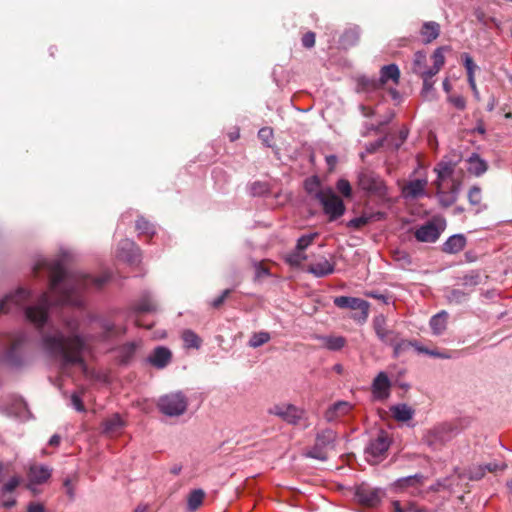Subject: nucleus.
Listing matches in <instances>:
<instances>
[{
  "instance_id": "1",
  "label": "nucleus",
  "mask_w": 512,
  "mask_h": 512,
  "mask_svg": "<svg viewBox=\"0 0 512 512\" xmlns=\"http://www.w3.org/2000/svg\"><path fill=\"white\" fill-rule=\"evenodd\" d=\"M64 257L40 260L34 267L45 269L49 274V292H43L34 304H29L32 294L25 288H18L0 300V314L24 310L26 319L35 328L42 330L48 324V311L55 306L81 308L84 305V293L99 290L109 277L102 275L93 277L78 271L65 268Z\"/></svg>"
},
{
  "instance_id": "2",
  "label": "nucleus",
  "mask_w": 512,
  "mask_h": 512,
  "mask_svg": "<svg viewBox=\"0 0 512 512\" xmlns=\"http://www.w3.org/2000/svg\"><path fill=\"white\" fill-rule=\"evenodd\" d=\"M63 324L67 335L60 329L48 325L41 332V346L46 354L58 365L62 374L71 376L73 369L87 373L84 353L89 350L91 337L80 332L78 317H64Z\"/></svg>"
},
{
  "instance_id": "3",
  "label": "nucleus",
  "mask_w": 512,
  "mask_h": 512,
  "mask_svg": "<svg viewBox=\"0 0 512 512\" xmlns=\"http://www.w3.org/2000/svg\"><path fill=\"white\" fill-rule=\"evenodd\" d=\"M31 339L24 331H15L8 336V344L0 355V362L11 367L21 368L29 360Z\"/></svg>"
},
{
  "instance_id": "4",
  "label": "nucleus",
  "mask_w": 512,
  "mask_h": 512,
  "mask_svg": "<svg viewBox=\"0 0 512 512\" xmlns=\"http://www.w3.org/2000/svg\"><path fill=\"white\" fill-rule=\"evenodd\" d=\"M400 70L396 64L385 65L380 70L379 79L361 76L357 79V91L364 93L378 92L388 82L398 84Z\"/></svg>"
},
{
  "instance_id": "5",
  "label": "nucleus",
  "mask_w": 512,
  "mask_h": 512,
  "mask_svg": "<svg viewBox=\"0 0 512 512\" xmlns=\"http://www.w3.org/2000/svg\"><path fill=\"white\" fill-rule=\"evenodd\" d=\"M157 406L166 416L175 417L184 414L188 406L187 397L180 391L163 395L159 398Z\"/></svg>"
},
{
  "instance_id": "6",
  "label": "nucleus",
  "mask_w": 512,
  "mask_h": 512,
  "mask_svg": "<svg viewBox=\"0 0 512 512\" xmlns=\"http://www.w3.org/2000/svg\"><path fill=\"white\" fill-rule=\"evenodd\" d=\"M336 432L331 429H326L317 434L314 446L307 451L306 456L326 461L330 451L335 449Z\"/></svg>"
},
{
  "instance_id": "7",
  "label": "nucleus",
  "mask_w": 512,
  "mask_h": 512,
  "mask_svg": "<svg viewBox=\"0 0 512 512\" xmlns=\"http://www.w3.org/2000/svg\"><path fill=\"white\" fill-rule=\"evenodd\" d=\"M316 199L322 205L329 221H335L345 213L344 202L331 188H325L324 191L317 192Z\"/></svg>"
},
{
  "instance_id": "8",
  "label": "nucleus",
  "mask_w": 512,
  "mask_h": 512,
  "mask_svg": "<svg viewBox=\"0 0 512 512\" xmlns=\"http://www.w3.org/2000/svg\"><path fill=\"white\" fill-rule=\"evenodd\" d=\"M333 303L341 309L358 310L359 312L354 313L352 318L359 323H364L368 319L370 304L361 298L338 296L334 298Z\"/></svg>"
},
{
  "instance_id": "9",
  "label": "nucleus",
  "mask_w": 512,
  "mask_h": 512,
  "mask_svg": "<svg viewBox=\"0 0 512 512\" xmlns=\"http://www.w3.org/2000/svg\"><path fill=\"white\" fill-rule=\"evenodd\" d=\"M454 437L451 425L442 424L428 430L424 437V443L434 451L441 450Z\"/></svg>"
},
{
  "instance_id": "10",
  "label": "nucleus",
  "mask_w": 512,
  "mask_h": 512,
  "mask_svg": "<svg viewBox=\"0 0 512 512\" xmlns=\"http://www.w3.org/2000/svg\"><path fill=\"white\" fill-rule=\"evenodd\" d=\"M269 413L292 425L299 424L305 416L303 409L286 403L274 405L269 409Z\"/></svg>"
},
{
  "instance_id": "11",
  "label": "nucleus",
  "mask_w": 512,
  "mask_h": 512,
  "mask_svg": "<svg viewBox=\"0 0 512 512\" xmlns=\"http://www.w3.org/2000/svg\"><path fill=\"white\" fill-rule=\"evenodd\" d=\"M157 310V304L152 295L148 292L142 294L140 299L131 309V316L134 318L135 324L140 327L150 328L151 324H144L140 319L142 313H152Z\"/></svg>"
},
{
  "instance_id": "12",
  "label": "nucleus",
  "mask_w": 512,
  "mask_h": 512,
  "mask_svg": "<svg viewBox=\"0 0 512 512\" xmlns=\"http://www.w3.org/2000/svg\"><path fill=\"white\" fill-rule=\"evenodd\" d=\"M426 481V477L417 473L407 477H402L395 480L392 487L397 492L409 491L411 495H418L421 492V488Z\"/></svg>"
},
{
  "instance_id": "13",
  "label": "nucleus",
  "mask_w": 512,
  "mask_h": 512,
  "mask_svg": "<svg viewBox=\"0 0 512 512\" xmlns=\"http://www.w3.org/2000/svg\"><path fill=\"white\" fill-rule=\"evenodd\" d=\"M358 185L362 190L377 194H380L384 188L381 178L368 169H363L358 173Z\"/></svg>"
},
{
  "instance_id": "14",
  "label": "nucleus",
  "mask_w": 512,
  "mask_h": 512,
  "mask_svg": "<svg viewBox=\"0 0 512 512\" xmlns=\"http://www.w3.org/2000/svg\"><path fill=\"white\" fill-rule=\"evenodd\" d=\"M389 441L385 434L381 433L374 440H371L365 449L367 459L371 462L377 463L387 452L389 448Z\"/></svg>"
},
{
  "instance_id": "15",
  "label": "nucleus",
  "mask_w": 512,
  "mask_h": 512,
  "mask_svg": "<svg viewBox=\"0 0 512 512\" xmlns=\"http://www.w3.org/2000/svg\"><path fill=\"white\" fill-rule=\"evenodd\" d=\"M382 491L378 488H373L367 485L357 487L355 496L358 501L368 507L377 506L382 499Z\"/></svg>"
},
{
  "instance_id": "16",
  "label": "nucleus",
  "mask_w": 512,
  "mask_h": 512,
  "mask_svg": "<svg viewBox=\"0 0 512 512\" xmlns=\"http://www.w3.org/2000/svg\"><path fill=\"white\" fill-rule=\"evenodd\" d=\"M117 257L130 264H134L139 261L140 249L133 241L124 239L118 244Z\"/></svg>"
},
{
  "instance_id": "17",
  "label": "nucleus",
  "mask_w": 512,
  "mask_h": 512,
  "mask_svg": "<svg viewBox=\"0 0 512 512\" xmlns=\"http://www.w3.org/2000/svg\"><path fill=\"white\" fill-rule=\"evenodd\" d=\"M391 382L385 372H380L372 383V394L376 400H385L390 395Z\"/></svg>"
},
{
  "instance_id": "18",
  "label": "nucleus",
  "mask_w": 512,
  "mask_h": 512,
  "mask_svg": "<svg viewBox=\"0 0 512 512\" xmlns=\"http://www.w3.org/2000/svg\"><path fill=\"white\" fill-rule=\"evenodd\" d=\"M172 359L171 351L164 347H156L148 357V362L157 369L165 368Z\"/></svg>"
},
{
  "instance_id": "19",
  "label": "nucleus",
  "mask_w": 512,
  "mask_h": 512,
  "mask_svg": "<svg viewBox=\"0 0 512 512\" xmlns=\"http://www.w3.org/2000/svg\"><path fill=\"white\" fill-rule=\"evenodd\" d=\"M440 234H441V231L436 226V224H434L433 222H428V223L420 226L415 231L414 235H415V238L419 242L433 243L438 240V238L440 237Z\"/></svg>"
},
{
  "instance_id": "20",
  "label": "nucleus",
  "mask_w": 512,
  "mask_h": 512,
  "mask_svg": "<svg viewBox=\"0 0 512 512\" xmlns=\"http://www.w3.org/2000/svg\"><path fill=\"white\" fill-rule=\"evenodd\" d=\"M352 409V405L347 401H338L331 405L325 412V419L333 422L348 414Z\"/></svg>"
},
{
  "instance_id": "21",
  "label": "nucleus",
  "mask_w": 512,
  "mask_h": 512,
  "mask_svg": "<svg viewBox=\"0 0 512 512\" xmlns=\"http://www.w3.org/2000/svg\"><path fill=\"white\" fill-rule=\"evenodd\" d=\"M426 186V179H415L404 185L402 193L405 198L415 199L424 195Z\"/></svg>"
},
{
  "instance_id": "22",
  "label": "nucleus",
  "mask_w": 512,
  "mask_h": 512,
  "mask_svg": "<svg viewBox=\"0 0 512 512\" xmlns=\"http://www.w3.org/2000/svg\"><path fill=\"white\" fill-rule=\"evenodd\" d=\"M334 270V264L326 258H322L318 262L310 264L307 268V272L319 278L332 274Z\"/></svg>"
},
{
  "instance_id": "23",
  "label": "nucleus",
  "mask_w": 512,
  "mask_h": 512,
  "mask_svg": "<svg viewBox=\"0 0 512 512\" xmlns=\"http://www.w3.org/2000/svg\"><path fill=\"white\" fill-rule=\"evenodd\" d=\"M466 242L463 234H454L445 241L442 250L448 254H456L465 248Z\"/></svg>"
},
{
  "instance_id": "24",
  "label": "nucleus",
  "mask_w": 512,
  "mask_h": 512,
  "mask_svg": "<svg viewBox=\"0 0 512 512\" xmlns=\"http://www.w3.org/2000/svg\"><path fill=\"white\" fill-rule=\"evenodd\" d=\"M124 428V421L118 414L105 419L102 423V431L108 436L119 434Z\"/></svg>"
},
{
  "instance_id": "25",
  "label": "nucleus",
  "mask_w": 512,
  "mask_h": 512,
  "mask_svg": "<svg viewBox=\"0 0 512 512\" xmlns=\"http://www.w3.org/2000/svg\"><path fill=\"white\" fill-rule=\"evenodd\" d=\"M412 70L417 75L434 76L432 67L427 66V56L424 51H417L414 54Z\"/></svg>"
},
{
  "instance_id": "26",
  "label": "nucleus",
  "mask_w": 512,
  "mask_h": 512,
  "mask_svg": "<svg viewBox=\"0 0 512 512\" xmlns=\"http://www.w3.org/2000/svg\"><path fill=\"white\" fill-rule=\"evenodd\" d=\"M28 476L31 483L41 484L50 478L51 469L43 465H33L30 467Z\"/></svg>"
},
{
  "instance_id": "27",
  "label": "nucleus",
  "mask_w": 512,
  "mask_h": 512,
  "mask_svg": "<svg viewBox=\"0 0 512 512\" xmlns=\"http://www.w3.org/2000/svg\"><path fill=\"white\" fill-rule=\"evenodd\" d=\"M467 162V170L469 171V173L477 177L484 174L488 169L487 162L484 159H482L477 153L471 154V156H469V158L467 159Z\"/></svg>"
},
{
  "instance_id": "28",
  "label": "nucleus",
  "mask_w": 512,
  "mask_h": 512,
  "mask_svg": "<svg viewBox=\"0 0 512 512\" xmlns=\"http://www.w3.org/2000/svg\"><path fill=\"white\" fill-rule=\"evenodd\" d=\"M374 329L381 342L389 346H391L399 336L397 332L387 329L383 323H380L379 321L375 322Z\"/></svg>"
},
{
  "instance_id": "29",
  "label": "nucleus",
  "mask_w": 512,
  "mask_h": 512,
  "mask_svg": "<svg viewBox=\"0 0 512 512\" xmlns=\"http://www.w3.org/2000/svg\"><path fill=\"white\" fill-rule=\"evenodd\" d=\"M448 313L446 311H440L434 315L429 322L430 328L434 335H441L447 328Z\"/></svg>"
},
{
  "instance_id": "30",
  "label": "nucleus",
  "mask_w": 512,
  "mask_h": 512,
  "mask_svg": "<svg viewBox=\"0 0 512 512\" xmlns=\"http://www.w3.org/2000/svg\"><path fill=\"white\" fill-rule=\"evenodd\" d=\"M317 339L322 342L323 347L330 351L341 350L347 342L343 336H317Z\"/></svg>"
},
{
  "instance_id": "31",
  "label": "nucleus",
  "mask_w": 512,
  "mask_h": 512,
  "mask_svg": "<svg viewBox=\"0 0 512 512\" xmlns=\"http://www.w3.org/2000/svg\"><path fill=\"white\" fill-rule=\"evenodd\" d=\"M393 347L394 357H400L403 353L413 348L417 352V348L421 347L418 341L401 339L399 336L397 340L391 345Z\"/></svg>"
},
{
  "instance_id": "32",
  "label": "nucleus",
  "mask_w": 512,
  "mask_h": 512,
  "mask_svg": "<svg viewBox=\"0 0 512 512\" xmlns=\"http://www.w3.org/2000/svg\"><path fill=\"white\" fill-rule=\"evenodd\" d=\"M505 468V464L496 462L488 463L483 466H478L477 468H474L471 471L470 479L478 480L481 479L486 474V472H496L498 470H504Z\"/></svg>"
},
{
  "instance_id": "33",
  "label": "nucleus",
  "mask_w": 512,
  "mask_h": 512,
  "mask_svg": "<svg viewBox=\"0 0 512 512\" xmlns=\"http://www.w3.org/2000/svg\"><path fill=\"white\" fill-rule=\"evenodd\" d=\"M421 35L424 37L425 43L435 40L440 34V25L435 21H428L422 25Z\"/></svg>"
},
{
  "instance_id": "34",
  "label": "nucleus",
  "mask_w": 512,
  "mask_h": 512,
  "mask_svg": "<svg viewBox=\"0 0 512 512\" xmlns=\"http://www.w3.org/2000/svg\"><path fill=\"white\" fill-rule=\"evenodd\" d=\"M393 417L397 421L406 422L413 418L414 410L407 404H398L391 407Z\"/></svg>"
},
{
  "instance_id": "35",
  "label": "nucleus",
  "mask_w": 512,
  "mask_h": 512,
  "mask_svg": "<svg viewBox=\"0 0 512 512\" xmlns=\"http://www.w3.org/2000/svg\"><path fill=\"white\" fill-rule=\"evenodd\" d=\"M454 170L455 164L451 161H441L434 168V171L437 173L438 182L451 177L454 173ZM438 186H440V183H438Z\"/></svg>"
},
{
  "instance_id": "36",
  "label": "nucleus",
  "mask_w": 512,
  "mask_h": 512,
  "mask_svg": "<svg viewBox=\"0 0 512 512\" xmlns=\"http://www.w3.org/2000/svg\"><path fill=\"white\" fill-rule=\"evenodd\" d=\"M137 350V344L135 342H129L122 345L118 350V356L122 364H127L134 356Z\"/></svg>"
},
{
  "instance_id": "37",
  "label": "nucleus",
  "mask_w": 512,
  "mask_h": 512,
  "mask_svg": "<svg viewBox=\"0 0 512 512\" xmlns=\"http://www.w3.org/2000/svg\"><path fill=\"white\" fill-rule=\"evenodd\" d=\"M205 497V492L202 489H195L190 492L188 496V509L190 512H195L202 504Z\"/></svg>"
},
{
  "instance_id": "38",
  "label": "nucleus",
  "mask_w": 512,
  "mask_h": 512,
  "mask_svg": "<svg viewBox=\"0 0 512 512\" xmlns=\"http://www.w3.org/2000/svg\"><path fill=\"white\" fill-rule=\"evenodd\" d=\"M360 37V31L358 28L347 29L341 36V44L347 48L355 45Z\"/></svg>"
},
{
  "instance_id": "39",
  "label": "nucleus",
  "mask_w": 512,
  "mask_h": 512,
  "mask_svg": "<svg viewBox=\"0 0 512 512\" xmlns=\"http://www.w3.org/2000/svg\"><path fill=\"white\" fill-rule=\"evenodd\" d=\"M182 340L186 348L198 349L202 343L200 337L192 330H185L182 333Z\"/></svg>"
},
{
  "instance_id": "40",
  "label": "nucleus",
  "mask_w": 512,
  "mask_h": 512,
  "mask_svg": "<svg viewBox=\"0 0 512 512\" xmlns=\"http://www.w3.org/2000/svg\"><path fill=\"white\" fill-rule=\"evenodd\" d=\"M444 50L445 47H439L432 54V74H434V76L440 71V69L445 64Z\"/></svg>"
},
{
  "instance_id": "41",
  "label": "nucleus",
  "mask_w": 512,
  "mask_h": 512,
  "mask_svg": "<svg viewBox=\"0 0 512 512\" xmlns=\"http://www.w3.org/2000/svg\"><path fill=\"white\" fill-rule=\"evenodd\" d=\"M417 353L419 354H426L434 358H440V359H451L454 357L453 354L450 352L443 350L440 351L438 349H429L421 345V347L417 348Z\"/></svg>"
},
{
  "instance_id": "42",
  "label": "nucleus",
  "mask_w": 512,
  "mask_h": 512,
  "mask_svg": "<svg viewBox=\"0 0 512 512\" xmlns=\"http://www.w3.org/2000/svg\"><path fill=\"white\" fill-rule=\"evenodd\" d=\"M304 188L306 192L310 195H313L315 199L317 192H322L325 190V188L323 189L320 187V181L317 176L307 178L304 182Z\"/></svg>"
},
{
  "instance_id": "43",
  "label": "nucleus",
  "mask_w": 512,
  "mask_h": 512,
  "mask_svg": "<svg viewBox=\"0 0 512 512\" xmlns=\"http://www.w3.org/2000/svg\"><path fill=\"white\" fill-rule=\"evenodd\" d=\"M468 294L460 289H451L446 293V299L451 304H461L466 301Z\"/></svg>"
},
{
  "instance_id": "44",
  "label": "nucleus",
  "mask_w": 512,
  "mask_h": 512,
  "mask_svg": "<svg viewBox=\"0 0 512 512\" xmlns=\"http://www.w3.org/2000/svg\"><path fill=\"white\" fill-rule=\"evenodd\" d=\"M270 340V334L265 331H260L257 333H254L250 340H249V346L252 348H258L265 343H267Z\"/></svg>"
},
{
  "instance_id": "45",
  "label": "nucleus",
  "mask_w": 512,
  "mask_h": 512,
  "mask_svg": "<svg viewBox=\"0 0 512 512\" xmlns=\"http://www.w3.org/2000/svg\"><path fill=\"white\" fill-rule=\"evenodd\" d=\"M136 230L140 234H146L152 236L155 233V228L152 223L144 219L143 217H140L136 221Z\"/></svg>"
},
{
  "instance_id": "46",
  "label": "nucleus",
  "mask_w": 512,
  "mask_h": 512,
  "mask_svg": "<svg viewBox=\"0 0 512 512\" xmlns=\"http://www.w3.org/2000/svg\"><path fill=\"white\" fill-rule=\"evenodd\" d=\"M481 283V275L476 271H471L462 278V285L466 287H474Z\"/></svg>"
},
{
  "instance_id": "47",
  "label": "nucleus",
  "mask_w": 512,
  "mask_h": 512,
  "mask_svg": "<svg viewBox=\"0 0 512 512\" xmlns=\"http://www.w3.org/2000/svg\"><path fill=\"white\" fill-rule=\"evenodd\" d=\"M463 65L467 72L468 79L475 78L474 73L477 69V65L474 63L472 57L468 53L462 54Z\"/></svg>"
},
{
  "instance_id": "48",
  "label": "nucleus",
  "mask_w": 512,
  "mask_h": 512,
  "mask_svg": "<svg viewBox=\"0 0 512 512\" xmlns=\"http://www.w3.org/2000/svg\"><path fill=\"white\" fill-rule=\"evenodd\" d=\"M317 236L318 233H311L301 236L297 241L296 249L299 251H304L309 245L312 244Z\"/></svg>"
},
{
  "instance_id": "49",
  "label": "nucleus",
  "mask_w": 512,
  "mask_h": 512,
  "mask_svg": "<svg viewBox=\"0 0 512 512\" xmlns=\"http://www.w3.org/2000/svg\"><path fill=\"white\" fill-rule=\"evenodd\" d=\"M336 188L344 197H351L352 195V188L348 180L346 179H339L336 183Z\"/></svg>"
},
{
  "instance_id": "50",
  "label": "nucleus",
  "mask_w": 512,
  "mask_h": 512,
  "mask_svg": "<svg viewBox=\"0 0 512 512\" xmlns=\"http://www.w3.org/2000/svg\"><path fill=\"white\" fill-rule=\"evenodd\" d=\"M482 199V193L481 188L478 186H473L470 188L468 192V200L471 205H478L480 204Z\"/></svg>"
},
{
  "instance_id": "51",
  "label": "nucleus",
  "mask_w": 512,
  "mask_h": 512,
  "mask_svg": "<svg viewBox=\"0 0 512 512\" xmlns=\"http://www.w3.org/2000/svg\"><path fill=\"white\" fill-rule=\"evenodd\" d=\"M268 192V185L263 182H254L250 186V194L253 196H262Z\"/></svg>"
},
{
  "instance_id": "52",
  "label": "nucleus",
  "mask_w": 512,
  "mask_h": 512,
  "mask_svg": "<svg viewBox=\"0 0 512 512\" xmlns=\"http://www.w3.org/2000/svg\"><path fill=\"white\" fill-rule=\"evenodd\" d=\"M393 258L395 261L400 262L402 266L410 265L411 258L410 255L403 250H395L393 252Z\"/></svg>"
},
{
  "instance_id": "53",
  "label": "nucleus",
  "mask_w": 512,
  "mask_h": 512,
  "mask_svg": "<svg viewBox=\"0 0 512 512\" xmlns=\"http://www.w3.org/2000/svg\"><path fill=\"white\" fill-rule=\"evenodd\" d=\"M70 401H71V406L78 412H85V406L83 404V401L81 399V396L77 393V392H74L71 397H70Z\"/></svg>"
},
{
  "instance_id": "54",
  "label": "nucleus",
  "mask_w": 512,
  "mask_h": 512,
  "mask_svg": "<svg viewBox=\"0 0 512 512\" xmlns=\"http://www.w3.org/2000/svg\"><path fill=\"white\" fill-rule=\"evenodd\" d=\"M20 477L18 476H14L12 478H10L2 487V490L4 493H10V492H13L17 487L18 485L20 484Z\"/></svg>"
},
{
  "instance_id": "55",
  "label": "nucleus",
  "mask_w": 512,
  "mask_h": 512,
  "mask_svg": "<svg viewBox=\"0 0 512 512\" xmlns=\"http://www.w3.org/2000/svg\"><path fill=\"white\" fill-rule=\"evenodd\" d=\"M303 252L296 249L295 252L290 254L288 258L289 263L296 266L300 265L307 258Z\"/></svg>"
},
{
  "instance_id": "56",
  "label": "nucleus",
  "mask_w": 512,
  "mask_h": 512,
  "mask_svg": "<svg viewBox=\"0 0 512 512\" xmlns=\"http://www.w3.org/2000/svg\"><path fill=\"white\" fill-rule=\"evenodd\" d=\"M273 131L269 127H263L258 132V137L267 145L270 146V140L272 139Z\"/></svg>"
},
{
  "instance_id": "57",
  "label": "nucleus",
  "mask_w": 512,
  "mask_h": 512,
  "mask_svg": "<svg viewBox=\"0 0 512 512\" xmlns=\"http://www.w3.org/2000/svg\"><path fill=\"white\" fill-rule=\"evenodd\" d=\"M369 219L367 217L361 216L351 219L348 222V227L354 229H360L368 223Z\"/></svg>"
},
{
  "instance_id": "58",
  "label": "nucleus",
  "mask_w": 512,
  "mask_h": 512,
  "mask_svg": "<svg viewBox=\"0 0 512 512\" xmlns=\"http://www.w3.org/2000/svg\"><path fill=\"white\" fill-rule=\"evenodd\" d=\"M449 102L453 104L457 109L463 110L466 107V101L461 95H452L449 98Z\"/></svg>"
},
{
  "instance_id": "59",
  "label": "nucleus",
  "mask_w": 512,
  "mask_h": 512,
  "mask_svg": "<svg viewBox=\"0 0 512 512\" xmlns=\"http://www.w3.org/2000/svg\"><path fill=\"white\" fill-rule=\"evenodd\" d=\"M302 44L306 48H312L315 45V34L307 32L302 37Z\"/></svg>"
},
{
  "instance_id": "60",
  "label": "nucleus",
  "mask_w": 512,
  "mask_h": 512,
  "mask_svg": "<svg viewBox=\"0 0 512 512\" xmlns=\"http://www.w3.org/2000/svg\"><path fill=\"white\" fill-rule=\"evenodd\" d=\"M101 327L103 328L104 330V335H103V338H107L110 334H116L117 332L115 331V326L114 324L106 321V320H102L101 321Z\"/></svg>"
},
{
  "instance_id": "61",
  "label": "nucleus",
  "mask_w": 512,
  "mask_h": 512,
  "mask_svg": "<svg viewBox=\"0 0 512 512\" xmlns=\"http://www.w3.org/2000/svg\"><path fill=\"white\" fill-rule=\"evenodd\" d=\"M231 293V290L230 289H226L224 290L220 296H218L217 298H215L211 305L214 307V308H219L225 301V299L228 297V295Z\"/></svg>"
},
{
  "instance_id": "62",
  "label": "nucleus",
  "mask_w": 512,
  "mask_h": 512,
  "mask_svg": "<svg viewBox=\"0 0 512 512\" xmlns=\"http://www.w3.org/2000/svg\"><path fill=\"white\" fill-rule=\"evenodd\" d=\"M423 79V89L429 91L433 87L432 77L428 75H419Z\"/></svg>"
},
{
  "instance_id": "63",
  "label": "nucleus",
  "mask_w": 512,
  "mask_h": 512,
  "mask_svg": "<svg viewBox=\"0 0 512 512\" xmlns=\"http://www.w3.org/2000/svg\"><path fill=\"white\" fill-rule=\"evenodd\" d=\"M360 110H361V113L364 117H372L374 114H375V111L373 108L369 107V106H365V105H360Z\"/></svg>"
},
{
  "instance_id": "64",
  "label": "nucleus",
  "mask_w": 512,
  "mask_h": 512,
  "mask_svg": "<svg viewBox=\"0 0 512 512\" xmlns=\"http://www.w3.org/2000/svg\"><path fill=\"white\" fill-rule=\"evenodd\" d=\"M27 512H44V507L39 503H30Z\"/></svg>"
}]
</instances>
